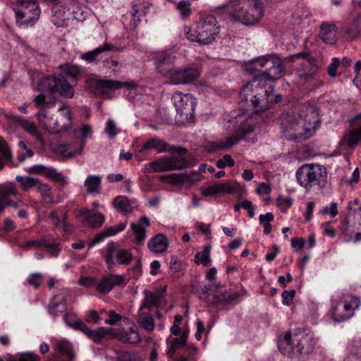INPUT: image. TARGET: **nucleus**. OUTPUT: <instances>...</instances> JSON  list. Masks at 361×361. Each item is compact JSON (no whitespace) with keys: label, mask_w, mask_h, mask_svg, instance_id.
I'll return each mask as SVG.
<instances>
[{"label":"nucleus","mask_w":361,"mask_h":361,"mask_svg":"<svg viewBox=\"0 0 361 361\" xmlns=\"http://www.w3.org/2000/svg\"><path fill=\"white\" fill-rule=\"evenodd\" d=\"M58 69L57 73L43 78L38 83V90L42 93L37 95L33 102L39 111H46L49 104L46 100L44 92L51 95L59 94L68 99L74 96L75 91L69 80L76 81L82 69L76 65L68 63L59 66Z\"/></svg>","instance_id":"f257e3e1"},{"label":"nucleus","mask_w":361,"mask_h":361,"mask_svg":"<svg viewBox=\"0 0 361 361\" xmlns=\"http://www.w3.org/2000/svg\"><path fill=\"white\" fill-rule=\"evenodd\" d=\"M305 114L293 111L282 114L279 117L283 136L288 140H305L312 135L317 124L319 122V113L313 106H302Z\"/></svg>","instance_id":"f03ea898"},{"label":"nucleus","mask_w":361,"mask_h":361,"mask_svg":"<svg viewBox=\"0 0 361 361\" xmlns=\"http://www.w3.org/2000/svg\"><path fill=\"white\" fill-rule=\"evenodd\" d=\"M156 149L158 153L170 152L171 156L163 157L149 163V168L153 172H167L180 171L190 167V161L185 157L188 149L183 147H176L153 137L147 140L140 148V152Z\"/></svg>","instance_id":"7ed1b4c3"},{"label":"nucleus","mask_w":361,"mask_h":361,"mask_svg":"<svg viewBox=\"0 0 361 361\" xmlns=\"http://www.w3.org/2000/svg\"><path fill=\"white\" fill-rule=\"evenodd\" d=\"M267 83L257 77L243 85L240 92L239 104L243 109L250 107L255 113H261L269 109V95L274 91V85L267 87Z\"/></svg>","instance_id":"20e7f679"},{"label":"nucleus","mask_w":361,"mask_h":361,"mask_svg":"<svg viewBox=\"0 0 361 361\" xmlns=\"http://www.w3.org/2000/svg\"><path fill=\"white\" fill-rule=\"evenodd\" d=\"M220 27L216 18L212 15L202 17L196 23L195 28L184 27L185 37L192 42H197L201 44H209L213 42L219 34Z\"/></svg>","instance_id":"39448f33"},{"label":"nucleus","mask_w":361,"mask_h":361,"mask_svg":"<svg viewBox=\"0 0 361 361\" xmlns=\"http://www.w3.org/2000/svg\"><path fill=\"white\" fill-rule=\"evenodd\" d=\"M135 82H121L118 80H102L96 78H89L86 80L85 88L90 92L96 95H102L107 98H111L112 91L120 89L122 87H135Z\"/></svg>","instance_id":"423d86ee"},{"label":"nucleus","mask_w":361,"mask_h":361,"mask_svg":"<svg viewBox=\"0 0 361 361\" xmlns=\"http://www.w3.org/2000/svg\"><path fill=\"white\" fill-rule=\"evenodd\" d=\"M326 176V169L317 164H304L296 171L298 183L307 190L319 184Z\"/></svg>","instance_id":"0eeeda50"},{"label":"nucleus","mask_w":361,"mask_h":361,"mask_svg":"<svg viewBox=\"0 0 361 361\" xmlns=\"http://www.w3.org/2000/svg\"><path fill=\"white\" fill-rule=\"evenodd\" d=\"M36 116L42 128L52 133L66 131L71 126L72 117L69 111L56 119L49 117L47 111H39Z\"/></svg>","instance_id":"6e6552de"},{"label":"nucleus","mask_w":361,"mask_h":361,"mask_svg":"<svg viewBox=\"0 0 361 361\" xmlns=\"http://www.w3.org/2000/svg\"><path fill=\"white\" fill-rule=\"evenodd\" d=\"M294 58H302L305 59L299 67L297 68L295 71L296 76L305 82L314 80L319 71V67L315 64L314 59L311 57L310 54L302 51L290 56L292 60Z\"/></svg>","instance_id":"1a4fd4ad"},{"label":"nucleus","mask_w":361,"mask_h":361,"mask_svg":"<svg viewBox=\"0 0 361 361\" xmlns=\"http://www.w3.org/2000/svg\"><path fill=\"white\" fill-rule=\"evenodd\" d=\"M104 258L107 264L108 269L111 270L114 265H115V261L119 264H129L133 259V255L130 250L124 248L117 249L116 243L111 241L106 245Z\"/></svg>","instance_id":"9d476101"},{"label":"nucleus","mask_w":361,"mask_h":361,"mask_svg":"<svg viewBox=\"0 0 361 361\" xmlns=\"http://www.w3.org/2000/svg\"><path fill=\"white\" fill-rule=\"evenodd\" d=\"M172 99L176 112L180 115V118L188 119L192 117L197 104L195 98L190 94H184L180 92H176L173 94Z\"/></svg>","instance_id":"9b49d317"},{"label":"nucleus","mask_w":361,"mask_h":361,"mask_svg":"<svg viewBox=\"0 0 361 361\" xmlns=\"http://www.w3.org/2000/svg\"><path fill=\"white\" fill-rule=\"evenodd\" d=\"M293 343L295 346L294 356L308 355L313 352L316 340L312 334L300 331L293 335Z\"/></svg>","instance_id":"f8f14e48"},{"label":"nucleus","mask_w":361,"mask_h":361,"mask_svg":"<svg viewBox=\"0 0 361 361\" xmlns=\"http://www.w3.org/2000/svg\"><path fill=\"white\" fill-rule=\"evenodd\" d=\"M199 72L192 68H180L173 66L164 78H168L170 84H188L196 80L199 78Z\"/></svg>","instance_id":"ddd939ff"},{"label":"nucleus","mask_w":361,"mask_h":361,"mask_svg":"<svg viewBox=\"0 0 361 361\" xmlns=\"http://www.w3.org/2000/svg\"><path fill=\"white\" fill-rule=\"evenodd\" d=\"M284 73L282 61L275 55L270 54V57L267 66V71L264 73L257 75L259 79L265 82H275L281 78Z\"/></svg>","instance_id":"4468645a"},{"label":"nucleus","mask_w":361,"mask_h":361,"mask_svg":"<svg viewBox=\"0 0 361 361\" xmlns=\"http://www.w3.org/2000/svg\"><path fill=\"white\" fill-rule=\"evenodd\" d=\"M111 335L124 343L137 344L142 341L135 324H132L128 329L111 328Z\"/></svg>","instance_id":"2eb2a0df"},{"label":"nucleus","mask_w":361,"mask_h":361,"mask_svg":"<svg viewBox=\"0 0 361 361\" xmlns=\"http://www.w3.org/2000/svg\"><path fill=\"white\" fill-rule=\"evenodd\" d=\"M253 4H249L248 6L245 4L244 13L241 18L243 25H250L257 23L263 16V10L261 3L258 1H252Z\"/></svg>","instance_id":"dca6fc26"},{"label":"nucleus","mask_w":361,"mask_h":361,"mask_svg":"<svg viewBox=\"0 0 361 361\" xmlns=\"http://www.w3.org/2000/svg\"><path fill=\"white\" fill-rule=\"evenodd\" d=\"M126 284L125 277L122 275L109 274L104 276L97 284V290L102 293H109L116 286H124Z\"/></svg>","instance_id":"f3484780"},{"label":"nucleus","mask_w":361,"mask_h":361,"mask_svg":"<svg viewBox=\"0 0 361 361\" xmlns=\"http://www.w3.org/2000/svg\"><path fill=\"white\" fill-rule=\"evenodd\" d=\"M175 57L169 52L164 51L159 53L154 58L155 68L157 73L164 77L174 66Z\"/></svg>","instance_id":"a211bd4d"},{"label":"nucleus","mask_w":361,"mask_h":361,"mask_svg":"<svg viewBox=\"0 0 361 361\" xmlns=\"http://www.w3.org/2000/svg\"><path fill=\"white\" fill-rule=\"evenodd\" d=\"M166 289V286L161 287L154 291H150L145 289L143 291L145 298L142 304L140 306V311L144 308L150 309L152 307H158L161 305L162 299L164 298Z\"/></svg>","instance_id":"6ab92c4d"},{"label":"nucleus","mask_w":361,"mask_h":361,"mask_svg":"<svg viewBox=\"0 0 361 361\" xmlns=\"http://www.w3.org/2000/svg\"><path fill=\"white\" fill-rule=\"evenodd\" d=\"M338 302L345 310L343 315H339L341 319L351 318L354 314L355 310L357 309L361 303L358 297L352 295H342Z\"/></svg>","instance_id":"aec40b11"},{"label":"nucleus","mask_w":361,"mask_h":361,"mask_svg":"<svg viewBox=\"0 0 361 361\" xmlns=\"http://www.w3.org/2000/svg\"><path fill=\"white\" fill-rule=\"evenodd\" d=\"M76 325L78 330L83 332L89 338L92 339L96 343H100L104 338L107 335H111V328L107 329L101 326L95 330H92L83 322H78Z\"/></svg>","instance_id":"412c9836"},{"label":"nucleus","mask_w":361,"mask_h":361,"mask_svg":"<svg viewBox=\"0 0 361 361\" xmlns=\"http://www.w3.org/2000/svg\"><path fill=\"white\" fill-rule=\"evenodd\" d=\"M270 54L262 56L252 59L245 66V71L253 76L252 79H255V76L264 73L267 71V66H268Z\"/></svg>","instance_id":"4be33fe9"},{"label":"nucleus","mask_w":361,"mask_h":361,"mask_svg":"<svg viewBox=\"0 0 361 361\" xmlns=\"http://www.w3.org/2000/svg\"><path fill=\"white\" fill-rule=\"evenodd\" d=\"M252 132L253 128L250 125L242 123L233 135L227 137L226 142L221 144L220 148L231 147L240 140L245 139Z\"/></svg>","instance_id":"5701e85b"},{"label":"nucleus","mask_w":361,"mask_h":361,"mask_svg":"<svg viewBox=\"0 0 361 361\" xmlns=\"http://www.w3.org/2000/svg\"><path fill=\"white\" fill-rule=\"evenodd\" d=\"M337 27L334 23L324 22L320 25L319 36L326 44H335L336 42Z\"/></svg>","instance_id":"b1692460"},{"label":"nucleus","mask_w":361,"mask_h":361,"mask_svg":"<svg viewBox=\"0 0 361 361\" xmlns=\"http://www.w3.org/2000/svg\"><path fill=\"white\" fill-rule=\"evenodd\" d=\"M67 309L66 298L63 295H54L48 305L49 313L54 317H58L64 313Z\"/></svg>","instance_id":"393cba45"},{"label":"nucleus","mask_w":361,"mask_h":361,"mask_svg":"<svg viewBox=\"0 0 361 361\" xmlns=\"http://www.w3.org/2000/svg\"><path fill=\"white\" fill-rule=\"evenodd\" d=\"M150 226L149 219L143 216L137 223H131L130 228L135 235L136 241L142 243L146 238V228Z\"/></svg>","instance_id":"a878e982"},{"label":"nucleus","mask_w":361,"mask_h":361,"mask_svg":"<svg viewBox=\"0 0 361 361\" xmlns=\"http://www.w3.org/2000/svg\"><path fill=\"white\" fill-rule=\"evenodd\" d=\"M78 216L83 217L89 225L93 228L101 227L104 221V216L99 212H92L87 209L79 212Z\"/></svg>","instance_id":"bb28decb"},{"label":"nucleus","mask_w":361,"mask_h":361,"mask_svg":"<svg viewBox=\"0 0 361 361\" xmlns=\"http://www.w3.org/2000/svg\"><path fill=\"white\" fill-rule=\"evenodd\" d=\"M245 4L235 6L231 5H225L223 8V14L224 18L231 22L241 23V18L243 16Z\"/></svg>","instance_id":"cd10ccee"},{"label":"nucleus","mask_w":361,"mask_h":361,"mask_svg":"<svg viewBox=\"0 0 361 361\" xmlns=\"http://www.w3.org/2000/svg\"><path fill=\"white\" fill-rule=\"evenodd\" d=\"M148 248L153 252L162 253L169 247V240L164 234H157L147 243Z\"/></svg>","instance_id":"c85d7f7f"},{"label":"nucleus","mask_w":361,"mask_h":361,"mask_svg":"<svg viewBox=\"0 0 361 361\" xmlns=\"http://www.w3.org/2000/svg\"><path fill=\"white\" fill-rule=\"evenodd\" d=\"M8 118L19 124L26 132L30 133L31 135L35 137L38 140H42V135L39 133L35 124L26 118L11 115L8 116Z\"/></svg>","instance_id":"c756f323"},{"label":"nucleus","mask_w":361,"mask_h":361,"mask_svg":"<svg viewBox=\"0 0 361 361\" xmlns=\"http://www.w3.org/2000/svg\"><path fill=\"white\" fill-rule=\"evenodd\" d=\"M123 48L117 47L116 46L111 45L109 43H104L102 46L94 49V50L85 53L81 56V59L89 62H94L96 57L104 51H121Z\"/></svg>","instance_id":"7c9ffc66"},{"label":"nucleus","mask_w":361,"mask_h":361,"mask_svg":"<svg viewBox=\"0 0 361 361\" xmlns=\"http://www.w3.org/2000/svg\"><path fill=\"white\" fill-rule=\"evenodd\" d=\"M278 347L283 355L289 357H295L293 353L295 346L293 343V335L286 334L283 338L279 341Z\"/></svg>","instance_id":"2f4dec72"},{"label":"nucleus","mask_w":361,"mask_h":361,"mask_svg":"<svg viewBox=\"0 0 361 361\" xmlns=\"http://www.w3.org/2000/svg\"><path fill=\"white\" fill-rule=\"evenodd\" d=\"M192 180L187 173H172L160 176V180L172 185H179L188 183Z\"/></svg>","instance_id":"473e14b6"},{"label":"nucleus","mask_w":361,"mask_h":361,"mask_svg":"<svg viewBox=\"0 0 361 361\" xmlns=\"http://www.w3.org/2000/svg\"><path fill=\"white\" fill-rule=\"evenodd\" d=\"M55 350L68 358V361L75 359V353L71 343L67 341H60L55 344Z\"/></svg>","instance_id":"72a5a7b5"},{"label":"nucleus","mask_w":361,"mask_h":361,"mask_svg":"<svg viewBox=\"0 0 361 361\" xmlns=\"http://www.w3.org/2000/svg\"><path fill=\"white\" fill-rule=\"evenodd\" d=\"M101 178L99 176H89L84 182L88 193H99L101 189Z\"/></svg>","instance_id":"f704fd0d"},{"label":"nucleus","mask_w":361,"mask_h":361,"mask_svg":"<svg viewBox=\"0 0 361 361\" xmlns=\"http://www.w3.org/2000/svg\"><path fill=\"white\" fill-rule=\"evenodd\" d=\"M239 297L237 293H228L227 292L221 293L219 295H215L213 297L212 302L215 305H229L236 300Z\"/></svg>","instance_id":"c9c22d12"},{"label":"nucleus","mask_w":361,"mask_h":361,"mask_svg":"<svg viewBox=\"0 0 361 361\" xmlns=\"http://www.w3.org/2000/svg\"><path fill=\"white\" fill-rule=\"evenodd\" d=\"M83 143L79 145L78 148L73 149L71 145L63 144L59 145L58 147L59 151L62 155L66 158H72L77 154H80L83 150Z\"/></svg>","instance_id":"e433bc0d"},{"label":"nucleus","mask_w":361,"mask_h":361,"mask_svg":"<svg viewBox=\"0 0 361 361\" xmlns=\"http://www.w3.org/2000/svg\"><path fill=\"white\" fill-rule=\"evenodd\" d=\"M16 181L20 184V188L23 191H28L30 189L32 188H36L39 179L35 178L32 176H18L16 178Z\"/></svg>","instance_id":"4c0bfd02"},{"label":"nucleus","mask_w":361,"mask_h":361,"mask_svg":"<svg viewBox=\"0 0 361 361\" xmlns=\"http://www.w3.org/2000/svg\"><path fill=\"white\" fill-rule=\"evenodd\" d=\"M103 68L106 73L116 75L120 69V63L115 57H110L103 61Z\"/></svg>","instance_id":"58836bf2"},{"label":"nucleus","mask_w":361,"mask_h":361,"mask_svg":"<svg viewBox=\"0 0 361 361\" xmlns=\"http://www.w3.org/2000/svg\"><path fill=\"white\" fill-rule=\"evenodd\" d=\"M137 323L148 331H152L154 329V319L149 314L141 313L137 318Z\"/></svg>","instance_id":"ea45409f"},{"label":"nucleus","mask_w":361,"mask_h":361,"mask_svg":"<svg viewBox=\"0 0 361 361\" xmlns=\"http://www.w3.org/2000/svg\"><path fill=\"white\" fill-rule=\"evenodd\" d=\"M210 246L206 245L202 252L196 253L194 260L197 264H202L204 266H208L210 264Z\"/></svg>","instance_id":"a19ab883"},{"label":"nucleus","mask_w":361,"mask_h":361,"mask_svg":"<svg viewBox=\"0 0 361 361\" xmlns=\"http://www.w3.org/2000/svg\"><path fill=\"white\" fill-rule=\"evenodd\" d=\"M361 137L358 134L357 130H355V128H353L344 137L343 140L340 142V144H343L345 142L350 147L354 148L357 145Z\"/></svg>","instance_id":"79ce46f5"},{"label":"nucleus","mask_w":361,"mask_h":361,"mask_svg":"<svg viewBox=\"0 0 361 361\" xmlns=\"http://www.w3.org/2000/svg\"><path fill=\"white\" fill-rule=\"evenodd\" d=\"M11 152L7 144L0 142V170L4 168L6 162L11 160Z\"/></svg>","instance_id":"37998d69"},{"label":"nucleus","mask_w":361,"mask_h":361,"mask_svg":"<svg viewBox=\"0 0 361 361\" xmlns=\"http://www.w3.org/2000/svg\"><path fill=\"white\" fill-rule=\"evenodd\" d=\"M39 355L33 353L27 352L18 353L15 355H9V361H39Z\"/></svg>","instance_id":"c03bdc74"},{"label":"nucleus","mask_w":361,"mask_h":361,"mask_svg":"<svg viewBox=\"0 0 361 361\" xmlns=\"http://www.w3.org/2000/svg\"><path fill=\"white\" fill-rule=\"evenodd\" d=\"M176 8L180 11L183 19H185L191 14L190 0L180 1L176 6Z\"/></svg>","instance_id":"a18cd8bd"},{"label":"nucleus","mask_w":361,"mask_h":361,"mask_svg":"<svg viewBox=\"0 0 361 361\" xmlns=\"http://www.w3.org/2000/svg\"><path fill=\"white\" fill-rule=\"evenodd\" d=\"M137 354L133 352L120 350L116 352V361H137Z\"/></svg>","instance_id":"49530a36"},{"label":"nucleus","mask_w":361,"mask_h":361,"mask_svg":"<svg viewBox=\"0 0 361 361\" xmlns=\"http://www.w3.org/2000/svg\"><path fill=\"white\" fill-rule=\"evenodd\" d=\"M293 199L290 197H284L279 195L276 198L277 206L282 212H286L287 209L293 204Z\"/></svg>","instance_id":"de8ad7c7"},{"label":"nucleus","mask_w":361,"mask_h":361,"mask_svg":"<svg viewBox=\"0 0 361 361\" xmlns=\"http://www.w3.org/2000/svg\"><path fill=\"white\" fill-rule=\"evenodd\" d=\"M104 131L109 139L114 138V137L120 133V130L117 128L115 121L112 119L107 121Z\"/></svg>","instance_id":"09e8293b"},{"label":"nucleus","mask_w":361,"mask_h":361,"mask_svg":"<svg viewBox=\"0 0 361 361\" xmlns=\"http://www.w3.org/2000/svg\"><path fill=\"white\" fill-rule=\"evenodd\" d=\"M35 188L40 192L43 200H46L47 199L51 198V188L48 184L39 180Z\"/></svg>","instance_id":"8fccbe9b"},{"label":"nucleus","mask_w":361,"mask_h":361,"mask_svg":"<svg viewBox=\"0 0 361 361\" xmlns=\"http://www.w3.org/2000/svg\"><path fill=\"white\" fill-rule=\"evenodd\" d=\"M130 201L127 197L123 196H118L114 200L113 204L116 209L120 212H123L126 210V206L129 205Z\"/></svg>","instance_id":"3c124183"},{"label":"nucleus","mask_w":361,"mask_h":361,"mask_svg":"<svg viewBox=\"0 0 361 361\" xmlns=\"http://www.w3.org/2000/svg\"><path fill=\"white\" fill-rule=\"evenodd\" d=\"M344 309L342 307V306L340 305V303L338 302V303L336 304V305H335L332 310H331V314H332V318L334 321L337 322H343L345 320H347L349 318H340L339 317V315H343V314H345V312H344Z\"/></svg>","instance_id":"603ef678"},{"label":"nucleus","mask_w":361,"mask_h":361,"mask_svg":"<svg viewBox=\"0 0 361 361\" xmlns=\"http://www.w3.org/2000/svg\"><path fill=\"white\" fill-rule=\"evenodd\" d=\"M226 166L232 167L234 166V161L230 154H225L223 159H219L216 161V166L218 169H224Z\"/></svg>","instance_id":"864d4df0"},{"label":"nucleus","mask_w":361,"mask_h":361,"mask_svg":"<svg viewBox=\"0 0 361 361\" xmlns=\"http://www.w3.org/2000/svg\"><path fill=\"white\" fill-rule=\"evenodd\" d=\"M358 24L359 22L355 21L350 28L345 30V34L348 38L353 39L360 35L361 30L358 28Z\"/></svg>","instance_id":"5fc2aeb1"},{"label":"nucleus","mask_w":361,"mask_h":361,"mask_svg":"<svg viewBox=\"0 0 361 361\" xmlns=\"http://www.w3.org/2000/svg\"><path fill=\"white\" fill-rule=\"evenodd\" d=\"M216 186L218 188L219 193H227V194H233L234 193L235 189V188L229 183H216Z\"/></svg>","instance_id":"6e6d98bb"},{"label":"nucleus","mask_w":361,"mask_h":361,"mask_svg":"<svg viewBox=\"0 0 361 361\" xmlns=\"http://www.w3.org/2000/svg\"><path fill=\"white\" fill-rule=\"evenodd\" d=\"M170 268L173 272H179L183 270L184 265L176 256L172 255L170 259Z\"/></svg>","instance_id":"4d7b16f0"},{"label":"nucleus","mask_w":361,"mask_h":361,"mask_svg":"<svg viewBox=\"0 0 361 361\" xmlns=\"http://www.w3.org/2000/svg\"><path fill=\"white\" fill-rule=\"evenodd\" d=\"M183 347L184 345H182V343H180V341H179L177 338H173L170 342V347L169 348L166 354L169 357H172L178 349Z\"/></svg>","instance_id":"13d9d810"},{"label":"nucleus","mask_w":361,"mask_h":361,"mask_svg":"<svg viewBox=\"0 0 361 361\" xmlns=\"http://www.w3.org/2000/svg\"><path fill=\"white\" fill-rule=\"evenodd\" d=\"M43 281V276L39 273H34L30 276L28 283L34 286L35 288L39 287Z\"/></svg>","instance_id":"bf43d9fd"},{"label":"nucleus","mask_w":361,"mask_h":361,"mask_svg":"<svg viewBox=\"0 0 361 361\" xmlns=\"http://www.w3.org/2000/svg\"><path fill=\"white\" fill-rule=\"evenodd\" d=\"M45 176H47L55 181H58V182H64L65 181V177L61 173H58L54 169L48 168V170L47 171Z\"/></svg>","instance_id":"052dcab7"},{"label":"nucleus","mask_w":361,"mask_h":361,"mask_svg":"<svg viewBox=\"0 0 361 361\" xmlns=\"http://www.w3.org/2000/svg\"><path fill=\"white\" fill-rule=\"evenodd\" d=\"M295 294V290H283L281 294L283 304L285 305H290L292 303Z\"/></svg>","instance_id":"680f3d73"},{"label":"nucleus","mask_w":361,"mask_h":361,"mask_svg":"<svg viewBox=\"0 0 361 361\" xmlns=\"http://www.w3.org/2000/svg\"><path fill=\"white\" fill-rule=\"evenodd\" d=\"M340 63L341 61L338 58L332 59L331 63L327 67V73L330 77H335L336 75L337 68Z\"/></svg>","instance_id":"e2e57ef3"},{"label":"nucleus","mask_w":361,"mask_h":361,"mask_svg":"<svg viewBox=\"0 0 361 361\" xmlns=\"http://www.w3.org/2000/svg\"><path fill=\"white\" fill-rule=\"evenodd\" d=\"M108 315L109 319L105 321V323L110 325H114L122 319V317L121 314L116 313L114 310H111L108 312Z\"/></svg>","instance_id":"0e129e2a"},{"label":"nucleus","mask_w":361,"mask_h":361,"mask_svg":"<svg viewBox=\"0 0 361 361\" xmlns=\"http://www.w3.org/2000/svg\"><path fill=\"white\" fill-rule=\"evenodd\" d=\"M48 168L42 165H34L27 169V171L31 173H39L46 175Z\"/></svg>","instance_id":"69168bd1"},{"label":"nucleus","mask_w":361,"mask_h":361,"mask_svg":"<svg viewBox=\"0 0 361 361\" xmlns=\"http://www.w3.org/2000/svg\"><path fill=\"white\" fill-rule=\"evenodd\" d=\"M202 194L205 197L213 196L219 194L216 184L215 183L213 185L204 188L202 190Z\"/></svg>","instance_id":"338daca9"},{"label":"nucleus","mask_w":361,"mask_h":361,"mask_svg":"<svg viewBox=\"0 0 361 361\" xmlns=\"http://www.w3.org/2000/svg\"><path fill=\"white\" fill-rule=\"evenodd\" d=\"M283 99V96L281 94H278L276 95L274 94L273 93H270L269 95V109L274 106L275 104H279L281 102Z\"/></svg>","instance_id":"774afa93"}]
</instances>
